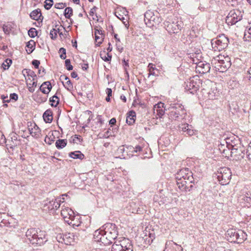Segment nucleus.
<instances>
[{"mask_svg":"<svg viewBox=\"0 0 251 251\" xmlns=\"http://www.w3.org/2000/svg\"><path fill=\"white\" fill-rule=\"evenodd\" d=\"M25 236L26 242L32 245L41 246L47 241L45 231L34 228L28 229L26 232Z\"/></svg>","mask_w":251,"mask_h":251,"instance_id":"f257e3e1","label":"nucleus"},{"mask_svg":"<svg viewBox=\"0 0 251 251\" xmlns=\"http://www.w3.org/2000/svg\"><path fill=\"white\" fill-rule=\"evenodd\" d=\"M211 64L216 71L225 72L231 66L230 58L228 56L220 54L212 58Z\"/></svg>","mask_w":251,"mask_h":251,"instance_id":"f03ea898","label":"nucleus"},{"mask_svg":"<svg viewBox=\"0 0 251 251\" xmlns=\"http://www.w3.org/2000/svg\"><path fill=\"white\" fill-rule=\"evenodd\" d=\"M144 21L149 26L158 25L162 21L159 12L156 10H149L144 14Z\"/></svg>","mask_w":251,"mask_h":251,"instance_id":"7ed1b4c3","label":"nucleus"},{"mask_svg":"<svg viewBox=\"0 0 251 251\" xmlns=\"http://www.w3.org/2000/svg\"><path fill=\"white\" fill-rule=\"evenodd\" d=\"M169 115L171 118L175 120L183 119L186 114L184 106L179 103H175L169 108Z\"/></svg>","mask_w":251,"mask_h":251,"instance_id":"20e7f679","label":"nucleus"},{"mask_svg":"<svg viewBox=\"0 0 251 251\" xmlns=\"http://www.w3.org/2000/svg\"><path fill=\"white\" fill-rule=\"evenodd\" d=\"M176 179L177 187H182L183 189H184V188L183 187L184 186L183 180H188L189 183H194V179L192 173L186 169L180 170L176 176Z\"/></svg>","mask_w":251,"mask_h":251,"instance_id":"39448f33","label":"nucleus"},{"mask_svg":"<svg viewBox=\"0 0 251 251\" xmlns=\"http://www.w3.org/2000/svg\"><path fill=\"white\" fill-rule=\"evenodd\" d=\"M22 74L25 79H26V76L28 77L26 82L29 91L31 93L33 92L35 90L34 88L37 86V81H35L37 78L36 75L34 71L28 69H24L22 71Z\"/></svg>","mask_w":251,"mask_h":251,"instance_id":"423d86ee","label":"nucleus"},{"mask_svg":"<svg viewBox=\"0 0 251 251\" xmlns=\"http://www.w3.org/2000/svg\"><path fill=\"white\" fill-rule=\"evenodd\" d=\"M211 43L213 50L220 51L227 47L229 41L227 37L224 34H222L212 39Z\"/></svg>","mask_w":251,"mask_h":251,"instance_id":"0eeeda50","label":"nucleus"},{"mask_svg":"<svg viewBox=\"0 0 251 251\" xmlns=\"http://www.w3.org/2000/svg\"><path fill=\"white\" fill-rule=\"evenodd\" d=\"M164 27L170 33H176L181 30L183 24L181 21L175 19L174 20L169 19L164 23Z\"/></svg>","mask_w":251,"mask_h":251,"instance_id":"6e6552de","label":"nucleus"},{"mask_svg":"<svg viewBox=\"0 0 251 251\" xmlns=\"http://www.w3.org/2000/svg\"><path fill=\"white\" fill-rule=\"evenodd\" d=\"M231 172L229 168L223 167L219 169L217 173V178L222 185L228 184L231 178Z\"/></svg>","mask_w":251,"mask_h":251,"instance_id":"1a4fd4ad","label":"nucleus"},{"mask_svg":"<svg viewBox=\"0 0 251 251\" xmlns=\"http://www.w3.org/2000/svg\"><path fill=\"white\" fill-rule=\"evenodd\" d=\"M61 214L64 221L69 225H72L73 226H77L78 225L77 223H75L73 222L74 220H71L74 219L75 213L69 207L63 205L62 206Z\"/></svg>","mask_w":251,"mask_h":251,"instance_id":"9d476101","label":"nucleus"},{"mask_svg":"<svg viewBox=\"0 0 251 251\" xmlns=\"http://www.w3.org/2000/svg\"><path fill=\"white\" fill-rule=\"evenodd\" d=\"M243 12L239 9L231 10L226 17V21L228 25H233L242 19Z\"/></svg>","mask_w":251,"mask_h":251,"instance_id":"9b49d317","label":"nucleus"},{"mask_svg":"<svg viewBox=\"0 0 251 251\" xmlns=\"http://www.w3.org/2000/svg\"><path fill=\"white\" fill-rule=\"evenodd\" d=\"M103 231L102 233H105L106 236L109 237L110 239H112L114 242L118 240L117 239L118 236L117 228L115 224L112 223H107L103 226ZM119 239L118 240H120Z\"/></svg>","mask_w":251,"mask_h":251,"instance_id":"f8f14e48","label":"nucleus"},{"mask_svg":"<svg viewBox=\"0 0 251 251\" xmlns=\"http://www.w3.org/2000/svg\"><path fill=\"white\" fill-rule=\"evenodd\" d=\"M103 229L100 228L96 230L94 234V238L96 242H101L104 245H108L113 243L112 239L106 236L105 233H102Z\"/></svg>","mask_w":251,"mask_h":251,"instance_id":"ddd939ff","label":"nucleus"},{"mask_svg":"<svg viewBox=\"0 0 251 251\" xmlns=\"http://www.w3.org/2000/svg\"><path fill=\"white\" fill-rule=\"evenodd\" d=\"M119 245L117 251L123 249L124 251H133V247L131 241L127 238H122L120 240H116L115 241Z\"/></svg>","mask_w":251,"mask_h":251,"instance_id":"4468645a","label":"nucleus"},{"mask_svg":"<svg viewBox=\"0 0 251 251\" xmlns=\"http://www.w3.org/2000/svg\"><path fill=\"white\" fill-rule=\"evenodd\" d=\"M64 199L63 198H57L55 199H52L49 201L48 202L45 204L44 207L45 210H48L50 213H53L55 210L57 209L60 206V203L64 202Z\"/></svg>","mask_w":251,"mask_h":251,"instance_id":"2eb2a0df","label":"nucleus"},{"mask_svg":"<svg viewBox=\"0 0 251 251\" xmlns=\"http://www.w3.org/2000/svg\"><path fill=\"white\" fill-rule=\"evenodd\" d=\"M194 77L190 79L189 82L187 83L186 86L185 87V90L190 94H195L199 89L200 84L202 85L201 83V80L197 78L196 80H194Z\"/></svg>","mask_w":251,"mask_h":251,"instance_id":"dca6fc26","label":"nucleus"},{"mask_svg":"<svg viewBox=\"0 0 251 251\" xmlns=\"http://www.w3.org/2000/svg\"><path fill=\"white\" fill-rule=\"evenodd\" d=\"M239 201L244 204V206H251V193L247 190L244 189L239 197Z\"/></svg>","mask_w":251,"mask_h":251,"instance_id":"f3484780","label":"nucleus"},{"mask_svg":"<svg viewBox=\"0 0 251 251\" xmlns=\"http://www.w3.org/2000/svg\"><path fill=\"white\" fill-rule=\"evenodd\" d=\"M196 70L200 74H204L208 73L210 70V65L205 61L196 62Z\"/></svg>","mask_w":251,"mask_h":251,"instance_id":"a211bd4d","label":"nucleus"},{"mask_svg":"<svg viewBox=\"0 0 251 251\" xmlns=\"http://www.w3.org/2000/svg\"><path fill=\"white\" fill-rule=\"evenodd\" d=\"M28 130L30 135L35 138H39L41 130L35 123L27 122Z\"/></svg>","mask_w":251,"mask_h":251,"instance_id":"6ab92c4d","label":"nucleus"},{"mask_svg":"<svg viewBox=\"0 0 251 251\" xmlns=\"http://www.w3.org/2000/svg\"><path fill=\"white\" fill-rule=\"evenodd\" d=\"M59 242L64 243L66 245H71L75 242V234L72 233H68L63 235L62 237L60 236Z\"/></svg>","mask_w":251,"mask_h":251,"instance_id":"aec40b11","label":"nucleus"},{"mask_svg":"<svg viewBox=\"0 0 251 251\" xmlns=\"http://www.w3.org/2000/svg\"><path fill=\"white\" fill-rule=\"evenodd\" d=\"M202 91L203 94L207 95V98L209 99H217L219 96V91H217L216 87H214L209 90L203 88L202 89Z\"/></svg>","mask_w":251,"mask_h":251,"instance_id":"412c9836","label":"nucleus"},{"mask_svg":"<svg viewBox=\"0 0 251 251\" xmlns=\"http://www.w3.org/2000/svg\"><path fill=\"white\" fill-rule=\"evenodd\" d=\"M236 240H235V243L238 244L242 243L245 241L247 238V234L242 230H239L237 232Z\"/></svg>","mask_w":251,"mask_h":251,"instance_id":"4be33fe9","label":"nucleus"},{"mask_svg":"<svg viewBox=\"0 0 251 251\" xmlns=\"http://www.w3.org/2000/svg\"><path fill=\"white\" fill-rule=\"evenodd\" d=\"M237 231L234 229H228L226 233V236L228 239V240L231 242H235V240H236V236H237Z\"/></svg>","mask_w":251,"mask_h":251,"instance_id":"5701e85b","label":"nucleus"},{"mask_svg":"<svg viewBox=\"0 0 251 251\" xmlns=\"http://www.w3.org/2000/svg\"><path fill=\"white\" fill-rule=\"evenodd\" d=\"M51 88L52 86L50 81L44 82L40 87V90L45 94H49Z\"/></svg>","mask_w":251,"mask_h":251,"instance_id":"b1692460","label":"nucleus"},{"mask_svg":"<svg viewBox=\"0 0 251 251\" xmlns=\"http://www.w3.org/2000/svg\"><path fill=\"white\" fill-rule=\"evenodd\" d=\"M136 114L133 111H130L128 112V115L126 117V123L129 125H132L135 121Z\"/></svg>","mask_w":251,"mask_h":251,"instance_id":"393cba45","label":"nucleus"},{"mask_svg":"<svg viewBox=\"0 0 251 251\" xmlns=\"http://www.w3.org/2000/svg\"><path fill=\"white\" fill-rule=\"evenodd\" d=\"M43 117L46 123H50L53 119L52 111L50 110H46L44 112Z\"/></svg>","mask_w":251,"mask_h":251,"instance_id":"a878e982","label":"nucleus"},{"mask_svg":"<svg viewBox=\"0 0 251 251\" xmlns=\"http://www.w3.org/2000/svg\"><path fill=\"white\" fill-rule=\"evenodd\" d=\"M30 17L31 19L35 20H41V17H43L42 16V14L40 10L36 9L35 10H33L30 14ZM43 18L42 19V20Z\"/></svg>","mask_w":251,"mask_h":251,"instance_id":"bb28decb","label":"nucleus"},{"mask_svg":"<svg viewBox=\"0 0 251 251\" xmlns=\"http://www.w3.org/2000/svg\"><path fill=\"white\" fill-rule=\"evenodd\" d=\"M35 42L30 40L27 42L26 46V51L28 54H30L35 50Z\"/></svg>","mask_w":251,"mask_h":251,"instance_id":"cd10ccee","label":"nucleus"},{"mask_svg":"<svg viewBox=\"0 0 251 251\" xmlns=\"http://www.w3.org/2000/svg\"><path fill=\"white\" fill-rule=\"evenodd\" d=\"M183 187L184 189H183L182 187H178L181 191L184 192H189L193 188V185L192 183H189L188 182V180H183Z\"/></svg>","mask_w":251,"mask_h":251,"instance_id":"c85d7f7f","label":"nucleus"},{"mask_svg":"<svg viewBox=\"0 0 251 251\" xmlns=\"http://www.w3.org/2000/svg\"><path fill=\"white\" fill-rule=\"evenodd\" d=\"M69 156L74 159H79L80 160H82L84 157V154L80 151L71 152L69 153Z\"/></svg>","mask_w":251,"mask_h":251,"instance_id":"c756f323","label":"nucleus"},{"mask_svg":"<svg viewBox=\"0 0 251 251\" xmlns=\"http://www.w3.org/2000/svg\"><path fill=\"white\" fill-rule=\"evenodd\" d=\"M67 143L66 139H58L55 142V146L58 149H63L66 146Z\"/></svg>","mask_w":251,"mask_h":251,"instance_id":"7c9ffc66","label":"nucleus"},{"mask_svg":"<svg viewBox=\"0 0 251 251\" xmlns=\"http://www.w3.org/2000/svg\"><path fill=\"white\" fill-rule=\"evenodd\" d=\"M148 70L149 73L148 74V77L151 75H157L155 72V70L157 71V70L154 67V65L152 63H149L148 66Z\"/></svg>","mask_w":251,"mask_h":251,"instance_id":"2f4dec72","label":"nucleus"},{"mask_svg":"<svg viewBox=\"0 0 251 251\" xmlns=\"http://www.w3.org/2000/svg\"><path fill=\"white\" fill-rule=\"evenodd\" d=\"M198 134V131L194 129L192 125H191V127H189L188 129L187 130L186 133H185V136H195Z\"/></svg>","mask_w":251,"mask_h":251,"instance_id":"473e14b6","label":"nucleus"},{"mask_svg":"<svg viewBox=\"0 0 251 251\" xmlns=\"http://www.w3.org/2000/svg\"><path fill=\"white\" fill-rule=\"evenodd\" d=\"M100 56L101 58L104 61H109L111 60L112 56L108 52L106 53L105 51H103L100 53Z\"/></svg>","mask_w":251,"mask_h":251,"instance_id":"72a5a7b5","label":"nucleus"},{"mask_svg":"<svg viewBox=\"0 0 251 251\" xmlns=\"http://www.w3.org/2000/svg\"><path fill=\"white\" fill-rule=\"evenodd\" d=\"M50 101L51 102V105L52 106L56 107L59 103V99L56 95H54L50 98Z\"/></svg>","mask_w":251,"mask_h":251,"instance_id":"f704fd0d","label":"nucleus"},{"mask_svg":"<svg viewBox=\"0 0 251 251\" xmlns=\"http://www.w3.org/2000/svg\"><path fill=\"white\" fill-rule=\"evenodd\" d=\"M189 127H191V125L188 124H182L178 126L179 129L182 132V134L185 135Z\"/></svg>","mask_w":251,"mask_h":251,"instance_id":"c9c22d12","label":"nucleus"},{"mask_svg":"<svg viewBox=\"0 0 251 251\" xmlns=\"http://www.w3.org/2000/svg\"><path fill=\"white\" fill-rule=\"evenodd\" d=\"M246 28L245 31L244 37L246 39L247 38H251V22L249 23Z\"/></svg>","mask_w":251,"mask_h":251,"instance_id":"e433bc0d","label":"nucleus"},{"mask_svg":"<svg viewBox=\"0 0 251 251\" xmlns=\"http://www.w3.org/2000/svg\"><path fill=\"white\" fill-rule=\"evenodd\" d=\"M126 148L129 149L130 150H132V152H140L142 151L143 150V147L141 145H137L135 148L132 146H128Z\"/></svg>","mask_w":251,"mask_h":251,"instance_id":"4c0bfd02","label":"nucleus"},{"mask_svg":"<svg viewBox=\"0 0 251 251\" xmlns=\"http://www.w3.org/2000/svg\"><path fill=\"white\" fill-rule=\"evenodd\" d=\"M73 15V9L68 7L65 8L64 11V16L67 19H70Z\"/></svg>","mask_w":251,"mask_h":251,"instance_id":"58836bf2","label":"nucleus"},{"mask_svg":"<svg viewBox=\"0 0 251 251\" xmlns=\"http://www.w3.org/2000/svg\"><path fill=\"white\" fill-rule=\"evenodd\" d=\"M96 120L97 126L94 127L95 129H96L97 127H100L103 123V121L102 120L101 116L100 115H98L96 118ZM92 127L94 128L93 126Z\"/></svg>","mask_w":251,"mask_h":251,"instance_id":"ea45409f","label":"nucleus"},{"mask_svg":"<svg viewBox=\"0 0 251 251\" xmlns=\"http://www.w3.org/2000/svg\"><path fill=\"white\" fill-rule=\"evenodd\" d=\"M12 64V60L10 59H6L4 62L2 64V66L4 70L8 69L11 64Z\"/></svg>","mask_w":251,"mask_h":251,"instance_id":"a19ab883","label":"nucleus"},{"mask_svg":"<svg viewBox=\"0 0 251 251\" xmlns=\"http://www.w3.org/2000/svg\"><path fill=\"white\" fill-rule=\"evenodd\" d=\"M29 36L31 38H34L37 35V31L35 28H31L28 31Z\"/></svg>","mask_w":251,"mask_h":251,"instance_id":"79ce46f5","label":"nucleus"},{"mask_svg":"<svg viewBox=\"0 0 251 251\" xmlns=\"http://www.w3.org/2000/svg\"><path fill=\"white\" fill-rule=\"evenodd\" d=\"M53 4V0H46L45 1L44 7L47 10H49Z\"/></svg>","mask_w":251,"mask_h":251,"instance_id":"37998d69","label":"nucleus"},{"mask_svg":"<svg viewBox=\"0 0 251 251\" xmlns=\"http://www.w3.org/2000/svg\"><path fill=\"white\" fill-rule=\"evenodd\" d=\"M64 86L69 91H71L73 88V84L71 81L69 79L65 83L63 82Z\"/></svg>","mask_w":251,"mask_h":251,"instance_id":"c03bdc74","label":"nucleus"},{"mask_svg":"<svg viewBox=\"0 0 251 251\" xmlns=\"http://www.w3.org/2000/svg\"><path fill=\"white\" fill-rule=\"evenodd\" d=\"M59 52L61 53L60 55V57L62 59H65L66 58V49L64 48H61L59 50Z\"/></svg>","mask_w":251,"mask_h":251,"instance_id":"a18cd8bd","label":"nucleus"},{"mask_svg":"<svg viewBox=\"0 0 251 251\" xmlns=\"http://www.w3.org/2000/svg\"><path fill=\"white\" fill-rule=\"evenodd\" d=\"M95 34L96 42L97 43V45L98 46H100L102 42L103 36H101V37H100L99 36H98V35H97V32H95Z\"/></svg>","mask_w":251,"mask_h":251,"instance_id":"49530a36","label":"nucleus"},{"mask_svg":"<svg viewBox=\"0 0 251 251\" xmlns=\"http://www.w3.org/2000/svg\"><path fill=\"white\" fill-rule=\"evenodd\" d=\"M65 66L68 71L72 70L73 69V66L71 64L70 59H66L65 61Z\"/></svg>","mask_w":251,"mask_h":251,"instance_id":"de8ad7c7","label":"nucleus"},{"mask_svg":"<svg viewBox=\"0 0 251 251\" xmlns=\"http://www.w3.org/2000/svg\"><path fill=\"white\" fill-rule=\"evenodd\" d=\"M50 38L52 39H53V40L55 39L57 36V30L54 28L52 29V30H50Z\"/></svg>","mask_w":251,"mask_h":251,"instance_id":"09e8293b","label":"nucleus"},{"mask_svg":"<svg viewBox=\"0 0 251 251\" xmlns=\"http://www.w3.org/2000/svg\"><path fill=\"white\" fill-rule=\"evenodd\" d=\"M154 112L156 113V115L159 117H161L164 114L165 111L163 109L159 108L154 109Z\"/></svg>","mask_w":251,"mask_h":251,"instance_id":"8fccbe9b","label":"nucleus"},{"mask_svg":"<svg viewBox=\"0 0 251 251\" xmlns=\"http://www.w3.org/2000/svg\"><path fill=\"white\" fill-rule=\"evenodd\" d=\"M246 154L250 160H251V142L249 144L247 149Z\"/></svg>","mask_w":251,"mask_h":251,"instance_id":"3c124183","label":"nucleus"},{"mask_svg":"<svg viewBox=\"0 0 251 251\" xmlns=\"http://www.w3.org/2000/svg\"><path fill=\"white\" fill-rule=\"evenodd\" d=\"M18 99V96L16 93H12L10 95L9 100H14V101H16Z\"/></svg>","mask_w":251,"mask_h":251,"instance_id":"603ef678","label":"nucleus"},{"mask_svg":"<svg viewBox=\"0 0 251 251\" xmlns=\"http://www.w3.org/2000/svg\"><path fill=\"white\" fill-rule=\"evenodd\" d=\"M54 140L52 138H51L50 137H49L48 136H46V137H45V142H46V143L49 145H51L52 142Z\"/></svg>","mask_w":251,"mask_h":251,"instance_id":"864d4df0","label":"nucleus"},{"mask_svg":"<svg viewBox=\"0 0 251 251\" xmlns=\"http://www.w3.org/2000/svg\"><path fill=\"white\" fill-rule=\"evenodd\" d=\"M66 6L65 3H57L55 4L54 7L57 9H62Z\"/></svg>","mask_w":251,"mask_h":251,"instance_id":"5fc2aeb1","label":"nucleus"},{"mask_svg":"<svg viewBox=\"0 0 251 251\" xmlns=\"http://www.w3.org/2000/svg\"><path fill=\"white\" fill-rule=\"evenodd\" d=\"M119 246V245L117 244L115 242H113V244L112 246L111 251H117V247ZM119 251H124L123 249H120Z\"/></svg>","mask_w":251,"mask_h":251,"instance_id":"6e6d98bb","label":"nucleus"},{"mask_svg":"<svg viewBox=\"0 0 251 251\" xmlns=\"http://www.w3.org/2000/svg\"><path fill=\"white\" fill-rule=\"evenodd\" d=\"M32 64L35 67V68L38 69L39 68L40 62L39 60H33L32 61Z\"/></svg>","mask_w":251,"mask_h":251,"instance_id":"4d7b16f0","label":"nucleus"},{"mask_svg":"<svg viewBox=\"0 0 251 251\" xmlns=\"http://www.w3.org/2000/svg\"><path fill=\"white\" fill-rule=\"evenodd\" d=\"M1 99L3 100L4 102H9L10 100L8 99V96H5L4 95H2L1 96Z\"/></svg>","mask_w":251,"mask_h":251,"instance_id":"13d9d810","label":"nucleus"},{"mask_svg":"<svg viewBox=\"0 0 251 251\" xmlns=\"http://www.w3.org/2000/svg\"><path fill=\"white\" fill-rule=\"evenodd\" d=\"M226 0L232 6H234L238 4L239 0Z\"/></svg>","mask_w":251,"mask_h":251,"instance_id":"bf43d9fd","label":"nucleus"},{"mask_svg":"<svg viewBox=\"0 0 251 251\" xmlns=\"http://www.w3.org/2000/svg\"><path fill=\"white\" fill-rule=\"evenodd\" d=\"M125 151V147L124 146H120L118 148L117 150V153L118 154L119 153H123Z\"/></svg>","mask_w":251,"mask_h":251,"instance_id":"052dcab7","label":"nucleus"},{"mask_svg":"<svg viewBox=\"0 0 251 251\" xmlns=\"http://www.w3.org/2000/svg\"><path fill=\"white\" fill-rule=\"evenodd\" d=\"M164 104L162 102H159L158 103L157 105L154 106V109H162V108L163 107Z\"/></svg>","mask_w":251,"mask_h":251,"instance_id":"680f3d73","label":"nucleus"},{"mask_svg":"<svg viewBox=\"0 0 251 251\" xmlns=\"http://www.w3.org/2000/svg\"><path fill=\"white\" fill-rule=\"evenodd\" d=\"M110 128H109L107 131H106L104 134V135H103V137H105V138H108L110 136H112V134L111 133V132H110Z\"/></svg>","mask_w":251,"mask_h":251,"instance_id":"e2e57ef3","label":"nucleus"},{"mask_svg":"<svg viewBox=\"0 0 251 251\" xmlns=\"http://www.w3.org/2000/svg\"><path fill=\"white\" fill-rule=\"evenodd\" d=\"M75 139H77L79 141V142H81L82 140L81 137L80 136H77L76 135H75L74 138L73 139V142L75 143Z\"/></svg>","mask_w":251,"mask_h":251,"instance_id":"0e129e2a","label":"nucleus"},{"mask_svg":"<svg viewBox=\"0 0 251 251\" xmlns=\"http://www.w3.org/2000/svg\"><path fill=\"white\" fill-rule=\"evenodd\" d=\"M97 9V8L96 6H94L92 8H91L89 13L90 15L93 16Z\"/></svg>","mask_w":251,"mask_h":251,"instance_id":"69168bd1","label":"nucleus"},{"mask_svg":"<svg viewBox=\"0 0 251 251\" xmlns=\"http://www.w3.org/2000/svg\"><path fill=\"white\" fill-rule=\"evenodd\" d=\"M112 90L111 88H107L106 89V93L107 95V96H112Z\"/></svg>","mask_w":251,"mask_h":251,"instance_id":"338daca9","label":"nucleus"},{"mask_svg":"<svg viewBox=\"0 0 251 251\" xmlns=\"http://www.w3.org/2000/svg\"><path fill=\"white\" fill-rule=\"evenodd\" d=\"M116 120L115 118H113L109 121V124L112 126L116 124Z\"/></svg>","mask_w":251,"mask_h":251,"instance_id":"774afa93","label":"nucleus"}]
</instances>
